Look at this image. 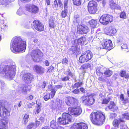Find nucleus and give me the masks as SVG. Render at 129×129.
Instances as JSON below:
<instances>
[{
	"mask_svg": "<svg viewBox=\"0 0 129 129\" xmlns=\"http://www.w3.org/2000/svg\"><path fill=\"white\" fill-rule=\"evenodd\" d=\"M45 2L46 3L47 6H49L50 5V0H45Z\"/></svg>",
	"mask_w": 129,
	"mask_h": 129,
	"instance_id": "60",
	"label": "nucleus"
},
{
	"mask_svg": "<svg viewBox=\"0 0 129 129\" xmlns=\"http://www.w3.org/2000/svg\"><path fill=\"white\" fill-rule=\"evenodd\" d=\"M34 105V103L33 102L32 103H30L27 105V107L29 108H32V106Z\"/></svg>",
	"mask_w": 129,
	"mask_h": 129,
	"instance_id": "55",
	"label": "nucleus"
},
{
	"mask_svg": "<svg viewBox=\"0 0 129 129\" xmlns=\"http://www.w3.org/2000/svg\"><path fill=\"white\" fill-rule=\"evenodd\" d=\"M68 75L70 76L71 77H73V75L71 71H68Z\"/></svg>",
	"mask_w": 129,
	"mask_h": 129,
	"instance_id": "61",
	"label": "nucleus"
},
{
	"mask_svg": "<svg viewBox=\"0 0 129 129\" xmlns=\"http://www.w3.org/2000/svg\"><path fill=\"white\" fill-rule=\"evenodd\" d=\"M88 125L86 123L80 122L75 123L70 127V129H88Z\"/></svg>",
	"mask_w": 129,
	"mask_h": 129,
	"instance_id": "14",
	"label": "nucleus"
},
{
	"mask_svg": "<svg viewBox=\"0 0 129 129\" xmlns=\"http://www.w3.org/2000/svg\"><path fill=\"white\" fill-rule=\"evenodd\" d=\"M56 91L54 89H52L50 93H45L43 97L45 101H47L50 98H52L54 96Z\"/></svg>",
	"mask_w": 129,
	"mask_h": 129,
	"instance_id": "18",
	"label": "nucleus"
},
{
	"mask_svg": "<svg viewBox=\"0 0 129 129\" xmlns=\"http://www.w3.org/2000/svg\"><path fill=\"white\" fill-rule=\"evenodd\" d=\"M122 101V102L124 104H125L129 102V100L128 99H124Z\"/></svg>",
	"mask_w": 129,
	"mask_h": 129,
	"instance_id": "51",
	"label": "nucleus"
},
{
	"mask_svg": "<svg viewBox=\"0 0 129 129\" xmlns=\"http://www.w3.org/2000/svg\"><path fill=\"white\" fill-rule=\"evenodd\" d=\"M62 86L61 85H57L55 86V87L57 89H59L61 88Z\"/></svg>",
	"mask_w": 129,
	"mask_h": 129,
	"instance_id": "59",
	"label": "nucleus"
},
{
	"mask_svg": "<svg viewBox=\"0 0 129 129\" xmlns=\"http://www.w3.org/2000/svg\"><path fill=\"white\" fill-rule=\"evenodd\" d=\"M8 120L7 119H2L0 120V129H8Z\"/></svg>",
	"mask_w": 129,
	"mask_h": 129,
	"instance_id": "21",
	"label": "nucleus"
},
{
	"mask_svg": "<svg viewBox=\"0 0 129 129\" xmlns=\"http://www.w3.org/2000/svg\"><path fill=\"white\" fill-rule=\"evenodd\" d=\"M25 10L32 14H36L39 12L38 7L33 4L27 5L25 7Z\"/></svg>",
	"mask_w": 129,
	"mask_h": 129,
	"instance_id": "12",
	"label": "nucleus"
},
{
	"mask_svg": "<svg viewBox=\"0 0 129 129\" xmlns=\"http://www.w3.org/2000/svg\"><path fill=\"white\" fill-rule=\"evenodd\" d=\"M96 74L97 76L99 77L98 78L99 80L100 81L103 82L105 80V79L102 77L103 73L101 72L99 69H97L96 70Z\"/></svg>",
	"mask_w": 129,
	"mask_h": 129,
	"instance_id": "28",
	"label": "nucleus"
},
{
	"mask_svg": "<svg viewBox=\"0 0 129 129\" xmlns=\"http://www.w3.org/2000/svg\"><path fill=\"white\" fill-rule=\"evenodd\" d=\"M65 102L67 105L69 106H77L79 103L78 100L73 97H67Z\"/></svg>",
	"mask_w": 129,
	"mask_h": 129,
	"instance_id": "13",
	"label": "nucleus"
},
{
	"mask_svg": "<svg viewBox=\"0 0 129 129\" xmlns=\"http://www.w3.org/2000/svg\"><path fill=\"white\" fill-rule=\"evenodd\" d=\"M62 117H60L58 118V122L61 124L66 125L71 122L72 116L69 114L63 113L62 114Z\"/></svg>",
	"mask_w": 129,
	"mask_h": 129,
	"instance_id": "6",
	"label": "nucleus"
},
{
	"mask_svg": "<svg viewBox=\"0 0 129 129\" xmlns=\"http://www.w3.org/2000/svg\"><path fill=\"white\" fill-rule=\"evenodd\" d=\"M77 30L78 33L79 34H86L88 32L89 28L86 26H84L80 25L77 26Z\"/></svg>",
	"mask_w": 129,
	"mask_h": 129,
	"instance_id": "19",
	"label": "nucleus"
},
{
	"mask_svg": "<svg viewBox=\"0 0 129 129\" xmlns=\"http://www.w3.org/2000/svg\"><path fill=\"white\" fill-rule=\"evenodd\" d=\"M26 47V42L19 37H15L11 40L10 49L13 53H17L24 51Z\"/></svg>",
	"mask_w": 129,
	"mask_h": 129,
	"instance_id": "1",
	"label": "nucleus"
},
{
	"mask_svg": "<svg viewBox=\"0 0 129 129\" xmlns=\"http://www.w3.org/2000/svg\"><path fill=\"white\" fill-rule=\"evenodd\" d=\"M69 77L68 76H65L64 77L62 78L61 80L63 81H67L69 80Z\"/></svg>",
	"mask_w": 129,
	"mask_h": 129,
	"instance_id": "48",
	"label": "nucleus"
},
{
	"mask_svg": "<svg viewBox=\"0 0 129 129\" xmlns=\"http://www.w3.org/2000/svg\"><path fill=\"white\" fill-rule=\"evenodd\" d=\"M2 103L0 101V117L7 118L10 115V111L5 107L2 106Z\"/></svg>",
	"mask_w": 129,
	"mask_h": 129,
	"instance_id": "9",
	"label": "nucleus"
},
{
	"mask_svg": "<svg viewBox=\"0 0 129 129\" xmlns=\"http://www.w3.org/2000/svg\"><path fill=\"white\" fill-rule=\"evenodd\" d=\"M43 54L42 52L39 49L33 50L31 52L30 55L34 61H36L38 58L41 56Z\"/></svg>",
	"mask_w": 129,
	"mask_h": 129,
	"instance_id": "15",
	"label": "nucleus"
},
{
	"mask_svg": "<svg viewBox=\"0 0 129 129\" xmlns=\"http://www.w3.org/2000/svg\"><path fill=\"white\" fill-rule=\"evenodd\" d=\"M107 107L109 109L111 110L113 112L116 111L117 109V107L116 106L115 103L113 101H111Z\"/></svg>",
	"mask_w": 129,
	"mask_h": 129,
	"instance_id": "26",
	"label": "nucleus"
},
{
	"mask_svg": "<svg viewBox=\"0 0 129 129\" xmlns=\"http://www.w3.org/2000/svg\"><path fill=\"white\" fill-rule=\"evenodd\" d=\"M100 48L108 50L111 49L113 47L112 41L110 40H104L101 41Z\"/></svg>",
	"mask_w": 129,
	"mask_h": 129,
	"instance_id": "8",
	"label": "nucleus"
},
{
	"mask_svg": "<svg viewBox=\"0 0 129 129\" xmlns=\"http://www.w3.org/2000/svg\"><path fill=\"white\" fill-rule=\"evenodd\" d=\"M32 26L38 31H43L44 30V25L39 20H34L33 22Z\"/></svg>",
	"mask_w": 129,
	"mask_h": 129,
	"instance_id": "10",
	"label": "nucleus"
},
{
	"mask_svg": "<svg viewBox=\"0 0 129 129\" xmlns=\"http://www.w3.org/2000/svg\"><path fill=\"white\" fill-rule=\"evenodd\" d=\"M34 70L38 74H42L44 72V69L41 66L38 65L35 66L33 68Z\"/></svg>",
	"mask_w": 129,
	"mask_h": 129,
	"instance_id": "22",
	"label": "nucleus"
},
{
	"mask_svg": "<svg viewBox=\"0 0 129 129\" xmlns=\"http://www.w3.org/2000/svg\"><path fill=\"white\" fill-rule=\"evenodd\" d=\"M117 116L116 114L115 113H112L110 114V118L113 119L115 117Z\"/></svg>",
	"mask_w": 129,
	"mask_h": 129,
	"instance_id": "52",
	"label": "nucleus"
},
{
	"mask_svg": "<svg viewBox=\"0 0 129 129\" xmlns=\"http://www.w3.org/2000/svg\"><path fill=\"white\" fill-rule=\"evenodd\" d=\"M93 56V54L90 51L87 50L82 53L80 56L79 62L81 63L87 62L92 59Z\"/></svg>",
	"mask_w": 129,
	"mask_h": 129,
	"instance_id": "4",
	"label": "nucleus"
},
{
	"mask_svg": "<svg viewBox=\"0 0 129 129\" xmlns=\"http://www.w3.org/2000/svg\"><path fill=\"white\" fill-rule=\"evenodd\" d=\"M68 61L66 58H63L62 61V63L63 64H67Z\"/></svg>",
	"mask_w": 129,
	"mask_h": 129,
	"instance_id": "47",
	"label": "nucleus"
},
{
	"mask_svg": "<svg viewBox=\"0 0 129 129\" xmlns=\"http://www.w3.org/2000/svg\"><path fill=\"white\" fill-rule=\"evenodd\" d=\"M31 89L30 86L29 85H25L24 86L22 89V92L26 93L27 91H30Z\"/></svg>",
	"mask_w": 129,
	"mask_h": 129,
	"instance_id": "32",
	"label": "nucleus"
},
{
	"mask_svg": "<svg viewBox=\"0 0 129 129\" xmlns=\"http://www.w3.org/2000/svg\"><path fill=\"white\" fill-rule=\"evenodd\" d=\"M54 10H57V8L58 6L57 1L56 0H55L54 1L53 4L52 6Z\"/></svg>",
	"mask_w": 129,
	"mask_h": 129,
	"instance_id": "38",
	"label": "nucleus"
},
{
	"mask_svg": "<svg viewBox=\"0 0 129 129\" xmlns=\"http://www.w3.org/2000/svg\"><path fill=\"white\" fill-rule=\"evenodd\" d=\"M22 80L26 83H30L31 80L33 79V76L29 73H24L22 76Z\"/></svg>",
	"mask_w": 129,
	"mask_h": 129,
	"instance_id": "17",
	"label": "nucleus"
},
{
	"mask_svg": "<svg viewBox=\"0 0 129 129\" xmlns=\"http://www.w3.org/2000/svg\"><path fill=\"white\" fill-rule=\"evenodd\" d=\"M90 67L89 63H85L82 65L79 69L81 70H84L88 69Z\"/></svg>",
	"mask_w": 129,
	"mask_h": 129,
	"instance_id": "31",
	"label": "nucleus"
},
{
	"mask_svg": "<svg viewBox=\"0 0 129 129\" xmlns=\"http://www.w3.org/2000/svg\"><path fill=\"white\" fill-rule=\"evenodd\" d=\"M41 106L40 105H38L36 110L34 111V113L35 114H38L41 111Z\"/></svg>",
	"mask_w": 129,
	"mask_h": 129,
	"instance_id": "36",
	"label": "nucleus"
},
{
	"mask_svg": "<svg viewBox=\"0 0 129 129\" xmlns=\"http://www.w3.org/2000/svg\"><path fill=\"white\" fill-rule=\"evenodd\" d=\"M111 98L110 97H109L108 98H105L103 99L101 103L102 104L107 105L110 102Z\"/></svg>",
	"mask_w": 129,
	"mask_h": 129,
	"instance_id": "34",
	"label": "nucleus"
},
{
	"mask_svg": "<svg viewBox=\"0 0 129 129\" xmlns=\"http://www.w3.org/2000/svg\"><path fill=\"white\" fill-rule=\"evenodd\" d=\"M49 26L50 28H54L55 27V25L53 20L50 19L49 21Z\"/></svg>",
	"mask_w": 129,
	"mask_h": 129,
	"instance_id": "37",
	"label": "nucleus"
},
{
	"mask_svg": "<svg viewBox=\"0 0 129 129\" xmlns=\"http://www.w3.org/2000/svg\"><path fill=\"white\" fill-rule=\"evenodd\" d=\"M58 4L59 7L60 8H61L63 7V4L61 0H58Z\"/></svg>",
	"mask_w": 129,
	"mask_h": 129,
	"instance_id": "54",
	"label": "nucleus"
},
{
	"mask_svg": "<svg viewBox=\"0 0 129 129\" xmlns=\"http://www.w3.org/2000/svg\"><path fill=\"white\" fill-rule=\"evenodd\" d=\"M89 23L91 27L94 28L96 27L97 23L96 20L92 19L89 21Z\"/></svg>",
	"mask_w": 129,
	"mask_h": 129,
	"instance_id": "33",
	"label": "nucleus"
},
{
	"mask_svg": "<svg viewBox=\"0 0 129 129\" xmlns=\"http://www.w3.org/2000/svg\"><path fill=\"white\" fill-rule=\"evenodd\" d=\"M120 17L123 19L126 18V16L125 12L124 11L122 12L120 15Z\"/></svg>",
	"mask_w": 129,
	"mask_h": 129,
	"instance_id": "42",
	"label": "nucleus"
},
{
	"mask_svg": "<svg viewBox=\"0 0 129 129\" xmlns=\"http://www.w3.org/2000/svg\"><path fill=\"white\" fill-rule=\"evenodd\" d=\"M113 20V17L108 14H104L100 17L99 21L103 25H106L111 23Z\"/></svg>",
	"mask_w": 129,
	"mask_h": 129,
	"instance_id": "7",
	"label": "nucleus"
},
{
	"mask_svg": "<svg viewBox=\"0 0 129 129\" xmlns=\"http://www.w3.org/2000/svg\"><path fill=\"white\" fill-rule=\"evenodd\" d=\"M11 70L10 66L7 65L0 66V76L11 78L12 77Z\"/></svg>",
	"mask_w": 129,
	"mask_h": 129,
	"instance_id": "3",
	"label": "nucleus"
},
{
	"mask_svg": "<svg viewBox=\"0 0 129 129\" xmlns=\"http://www.w3.org/2000/svg\"><path fill=\"white\" fill-rule=\"evenodd\" d=\"M89 117L92 123L98 126L102 125L104 122L105 119L104 114L102 111L99 110L92 112Z\"/></svg>",
	"mask_w": 129,
	"mask_h": 129,
	"instance_id": "2",
	"label": "nucleus"
},
{
	"mask_svg": "<svg viewBox=\"0 0 129 129\" xmlns=\"http://www.w3.org/2000/svg\"><path fill=\"white\" fill-rule=\"evenodd\" d=\"M120 99L121 101H123L124 99V95L123 94H121L120 95Z\"/></svg>",
	"mask_w": 129,
	"mask_h": 129,
	"instance_id": "56",
	"label": "nucleus"
},
{
	"mask_svg": "<svg viewBox=\"0 0 129 129\" xmlns=\"http://www.w3.org/2000/svg\"><path fill=\"white\" fill-rule=\"evenodd\" d=\"M46 83L45 81H44L42 83V85L41 86L42 88V89L45 88L46 86Z\"/></svg>",
	"mask_w": 129,
	"mask_h": 129,
	"instance_id": "58",
	"label": "nucleus"
},
{
	"mask_svg": "<svg viewBox=\"0 0 129 129\" xmlns=\"http://www.w3.org/2000/svg\"><path fill=\"white\" fill-rule=\"evenodd\" d=\"M119 75L121 77H124L126 79H129V73H126L125 70H121L120 73Z\"/></svg>",
	"mask_w": 129,
	"mask_h": 129,
	"instance_id": "27",
	"label": "nucleus"
},
{
	"mask_svg": "<svg viewBox=\"0 0 129 129\" xmlns=\"http://www.w3.org/2000/svg\"><path fill=\"white\" fill-rule=\"evenodd\" d=\"M104 73L106 77H109L112 76L113 72L111 71L109 69H108L106 70Z\"/></svg>",
	"mask_w": 129,
	"mask_h": 129,
	"instance_id": "30",
	"label": "nucleus"
},
{
	"mask_svg": "<svg viewBox=\"0 0 129 129\" xmlns=\"http://www.w3.org/2000/svg\"><path fill=\"white\" fill-rule=\"evenodd\" d=\"M29 115L27 113L24 114L23 117V121L24 124H26L28 120Z\"/></svg>",
	"mask_w": 129,
	"mask_h": 129,
	"instance_id": "35",
	"label": "nucleus"
},
{
	"mask_svg": "<svg viewBox=\"0 0 129 129\" xmlns=\"http://www.w3.org/2000/svg\"><path fill=\"white\" fill-rule=\"evenodd\" d=\"M77 40L78 44L82 45L85 42L86 38L85 37L83 36L77 39Z\"/></svg>",
	"mask_w": 129,
	"mask_h": 129,
	"instance_id": "29",
	"label": "nucleus"
},
{
	"mask_svg": "<svg viewBox=\"0 0 129 129\" xmlns=\"http://www.w3.org/2000/svg\"><path fill=\"white\" fill-rule=\"evenodd\" d=\"M34 96L32 95H30L27 98V99L28 100H31L33 99Z\"/></svg>",
	"mask_w": 129,
	"mask_h": 129,
	"instance_id": "50",
	"label": "nucleus"
},
{
	"mask_svg": "<svg viewBox=\"0 0 129 129\" xmlns=\"http://www.w3.org/2000/svg\"><path fill=\"white\" fill-rule=\"evenodd\" d=\"M88 10L90 13L95 14L98 10L96 3L92 1H90L88 4Z\"/></svg>",
	"mask_w": 129,
	"mask_h": 129,
	"instance_id": "11",
	"label": "nucleus"
},
{
	"mask_svg": "<svg viewBox=\"0 0 129 129\" xmlns=\"http://www.w3.org/2000/svg\"><path fill=\"white\" fill-rule=\"evenodd\" d=\"M21 1L23 2H29L31 1V0H20Z\"/></svg>",
	"mask_w": 129,
	"mask_h": 129,
	"instance_id": "64",
	"label": "nucleus"
},
{
	"mask_svg": "<svg viewBox=\"0 0 129 129\" xmlns=\"http://www.w3.org/2000/svg\"><path fill=\"white\" fill-rule=\"evenodd\" d=\"M80 99L82 103L87 106L92 105L94 103L95 101L93 96L91 94L84 95L81 97Z\"/></svg>",
	"mask_w": 129,
	"mask_h": 129,
	"instance_id": "5",
	"label": "nucleus"
},
{
	"mask_svg": "<svg viewBox=\"0 0 129 129\" xmlns=\"http://www.w3.org/2000/svg\"><path fill=\"white\" fill-rule=\"evenodd\" d=\"M125 121L121 119H115L112 122L113 126L115 128L118 129L119 127V124L121 122H124Z\"/></svg>",
	"mask_w": 129,
	"mask_h": 129,
	"instance_id": "24",
	"label": "nucleus"
},
{
	"mask_svg": "<svg viewBox=\"0 0 129 129\" xmlns=\"http://www.w3.org/2000/svg\"><path fill=\"white\" fill-rule=\"evenodd\" d=\"M35 125L34 123H30L26 127L27 129H31Z\"/></svg>",
	"mask_w": 129,
	"mask_h": 129,
	"instance_id": "44",
	"label": "nucleus"
},
{
	"mask_svg": "<svg viewBox=\"0 0 129 129\" xmlns=\"http://www.w3.org/2000/svg\"><path fill=\"white\" fill-rule=\"evenodd\" d=\"M44 64L46 66H48L49 65V62L48 60H46L45 61Z\"/></svg>",
	"mask_w": 129,
	"mask_h": 129,
	"instance_id": "57",
	"label": "nucleus"
},
{
	"mask_svg": "<svg viewBox=\"0 0 129 129\" xmlns=\"http://www.w3.org/2000/svg\"><path fill=\"white\" fill-rule=\"evenodd\" d=\"M105 33L108 35L113 36L116 32V29L112 27H109L105 29L104 30Z\"/></svg>",
	"mask_w": 129,
	"mask_h": 129,
	"instance_id": "23",
	"label": "nucleus"
},
{
	"mask_svg": "<svg viewBox=\"0 0 129 129\" xmlns=\"http://www.w3.org/2000/svg\"><path fill=\"white\" fill-rule=\"evenodd\" d=\"M121 48L122 49H126L129 51V47L126 44H124L122 45L121 46Z\"/></svg>",
	"mask_w": 129,
	"mask_h": 129,
	"instance_id": "45",
	"label": "nucleus"
},
{
	"mask_svg": "<svg viewBox=\"0 0 129 129\" xmlns=\"http://www.w3.org/2000/svg\"><path fill=\"white\" fill-rule=\"evenodd\" d=\"M80 90L82 92H85L84 89L83 87H81L80 88Z\"/></svg>",
	"mask_w": 129,
	"mask_h": 129,
	"instance_id": "63",
	"label": "nucleus"
},
{
	"mask_svg": "<svg viewBox=\"0 0 129 129\" xmlns=\"http://www.w3.org/2000/svg\"><path fill=\"white\" fill-rule=\"evenodd\" d=\"M58 123L55 120H53L50 122V126L52 129H64L63 127L59 125Z\"/></svg>",
	"mask_w": 129,
	"mask_h": 129,
	"instance_id": "20",
	"label": "nucleus"
},
{
	"mask_svg": "<svg viewBox=\"0 0 129 129\" xmlns=\"http://www.w3.org/2000/svg\"><path fill=\"white\" fill-rule=\"evenodd\" d=\"M82 84L83 83L82 82H77L75 83L74 86H72V87L74 88H78L82 86Z\"/></svg>",
	"mask_w": 129,
	"mask_h": 129,
	"instance_id": "40",
	"label": "nucleus"
},
{
	"mask_svg": "<svg viewBox=\"0 0 129 129\" xmlns=\"http://www.w3.org/2000/svg\"><path fill=\"white\" fill-rule=\"evenodd\" d=\"M41 129H50V128L49 126H46L43 127Z\"/></svg>",
	"mask_w": 129,
	"mask_h": 129,
	"instance_id": "62",
	"label": "nucleus"
},
{
	"mask_svg": "<svg viewBox=\"0 0 129 129\" xmlns=\"http://www.w3.org/2000/svg\"><path fill=\"white\" fill-rule=\"evenodd\" d=\"M73 4L76 6H79L81 5L80 0H72Z\"/></svg>",
	"mask_w": 129,
	"mask_h": 129,
	"instance_id": "43",
	"label": "nucleus"
},
{
	"mask_svg": "<svg viewBox=\"0 0 129 129\" xmlns=\"http://www.w3.org/2000/svg\"><path fill=\"white\" fill-rule=\"evenodd\" d=\"M123 118L125 119H129V113L128 112H126L122 114Z\"/></svg>",
	"mask_w": 129,
	"mask_h": 129,
	"instance_id": "41",
	"label": "nucleus"
},
{
	"mask_svg": "<svg viewBox=\"0 0 129 129\" xmlns=\"http://www.w3.org/2000/svg\"><path fill=\"white\" fill-rule=\"evenodd\" d=\"M76 106V107L74 108L73 107H69L68 109V112L73 115H80L82 112V110L80 108Z\"/></svg>",
	"mask_w": 129,
	"mask_h": 129,
	"instance_id": "16",
	"label": "nucleus"
},
{
	"mask_svg": "<svg viewBox=\"0 0 129 129\" xmlns=\"http://www.w3.org/2000/svg\"><path fill=\"white\" fill-rule=\"evenodd\" d=\"M72 92L75 94H78L79 92V89L76 88L73 90Z\"/></svg>",
	"mask_w": 129,
	"mask_h": 129,
	"instance_id": "53",
	"label": "nucleus"
},
{
	"mask_svg": "<svg viewBox=\"0 0 129 129\" xmlns=\"http://www.w3.org/2000/svg\"><path fill=\"white\" fill-rule=\"evenodd\" d=\"M68 12V10L67 9H64V10L62 11L61 13V16L62 18H64L67 16Z\"/></svg>",
	"mask_w": 129,
	"mask_h": 129,
	"instance_id": "39",
	"label": "nucleus"
},
{
	"mask_svg": "<svg viewBox=\"0 0 129 129\" xmlns=\"http://www.w3.org/2000/svg\"><path fill=\"white\" fill-rule=\"evenodd\" d=\"M54 67L52 66H51L49 68V69H48L47 72L49 73L52 72V71L54 70Z\"/></svg>",
	"mask_w": 129,
	"mask_h": 129,
	"instance_id": "46",
	"label": "nucleus"
},
{
	"mask_svg": "<svg viewBox=\"0 0 129 129\" xmlns=\"http://www.w3.org/2000/svg\"><path fill=\"white\" fill-rule=\"evenodd\" d=\"M68 0H64V8H67L68 7Z\"/></svg>",
	"mask_w": 129,
	"mask_h": 129,
	"instance_id": "49",
	"label": "nucleus"
},
{
	"mask_svg": "<svg viewBox=\"0 0 129 129\" xmlns=\"http://www.w3.org/2000/svg\"><path fill=\"white\" fill-rule=\"evenodd\" d=\"M110 6L112 10H120L121 9L120 6L112 1L110 2Z\"/></svg>",
	"mask_w": 129,
	"mask_h": 129,
	"instance_id": "25",
	"label": "nucleus"
}]
</instances>
